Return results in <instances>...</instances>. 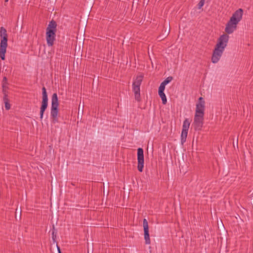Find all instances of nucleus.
I'll use <instances>...</instances> for the list:
<instances>
[{"label":"nucleus","mask_w":253,"mask_h":253,"mask_svg":"<svg viewBox=\"0 0 253 253\" xmlns=\"http://www.w3.org/2000/svg\"><path fill=\"white\" fill-rule=\"evenodd\" d=\"M8 0H4V2H8Z\"/></svg>","instance_id":"b1692460"},{"label":"nucleus","mask_w":253,"mask_h":253,"mask_svg":"<svg viewBox=\"0 0 253 253\" xmlns=\"http://www.w3.org/2000/svg\"><path fill=\"white\" fill-rule=\"evenodd\" d=\"M205 3V0H201L198 3V8H201Z\"/></svg>","instance_id":"aec40b11"},{"label":"nucleus","mask_w":253,"mask_h":253,"mask_svg":"<svg viewBox=\"0 0 253 253\" xmlns=\"http://www.w3.org/2000/svg\"><path fill=\"white\" fill-rule=\"evenodd\" d=\"M42 103L40 108V119L42 120L43 113L48 105V97L45 87L42 88Z\"/></svg>","instance_id":"39448f33"},{"label":"nucleus","mask_w":253,"mask_h":253,"mask_svg":"<svg viewBox=\"0 0 253 253\" xmlns=\"http://www.w3.org/2000/svg\"><path fill=\"white\" fill-rule=\"evenodd\" d=\"M57 250H58V253H61L60 247H58V246H57Z\"/></svg>","instance_id":"5701e85b"},{"label":"nucleus","mask_w":253,"mask_h":253,"mask_svg":"<svg viewBox=\"0 0 253 253\" xmlns=\"http://www.w3.org/2000/svg\"><path fill=\"white\" fill-rule=\"evenodd\" d=\"M53 229L52 231V238L53 240L54 241V240H55V239L56 238V231H55L54 226L53 227Z\"/></svg>","instance_id":"a211bd4d"},{"label":"nucleus","mask_w":253,"mask_h":253,"mask_svg":"<svg viewBox=\"0 0 253 253\" xmlns=\"http://www.w3.org/2000/svg\"><path fill=\"white\" fill-rule=\"evenodd\" d=\"M158 94H159V95L160 96V97L161 98V99L162 101V103L164 105L166 104L167 103V97H166V96L164 92H160V93H158Z\"/></svg>","instance_id":"ddd939ff"},{"label":"nucleus","mask_w":253,"mask_h":253,"mask_svg":"<svg viewBox=\"0 0 253 253\" xmlns=\"http://www.w3.org/2000/svg\"><path fill=\"white\" fill-rule=\"evenodd\" d=\"M0 37H8L7 31L6 29L3 27H1L0 29Z\"/></svg>","instance_id":"4468645a"},{"label":"nucleus","mask_w":253,"mask_h":253,"mask_svg":"<svg viewBox=\"0 0 253 253\" xmlns=\"http://www.w3.org/2000/svg\"><path fill=\"white\" fill-rule=\"evenodd\" d=\"M137 169L139 171L142 172L144 167V152L141 148L137 149Z\"/></svg>","instance_id":"9d476101"},{"label":"nucleus","mask_w":253,"mask_h":253,"mask_svg":"<svg viewBox=\"0 0 253 253\" xmlns=\"http://www.w3.org/2000/svg\"><path fill=\"white\" fill-rule=\"evenodd\" d=\"M165 89V85H164V84H162L161 83L159 87L158 93L164 92Z\"/></svg>","instance_id":"f3484780"},{"label":"nucleus","mask_w":253,"mask_h":253,"mask_svg":"<svg viewBox=\"0 0 253 253\" xmlns=\"http://www.w3.org/2000/svg\"><path fill=\"white\" fill-rule=\"evenodd\" d=\"M7 41L8 37H1L0 43V57L2 60L5 59V53L6 51L7 46Z\"/></svg>","instance_id":"1a4fd4ad"},{"label":"nucleus","mask_w":253,"mask_h":253,"mask_svg":"<svg viewBox=\"0 0 253 253\" xmlns=\"http://www.w3.org/2000/svg\"><path fill=\"white\" fill-rule=\"evenodd\" d=\"M3 100L4 103L9 102L7 93L3 94Z\"/></svg>","instance_id":"6ab92c4d"},{"label":"nucleus","mask_w":253,"mask_h":253,"mask_svg":"<svg viewBox=\"0 0 253 253\" xmlns=\"http://www.w3.org/2000/svg\"><path fill=\"white\" fill-rule=\"evenodd\" d=\"M205 109V101L202 97L199 98L198 102L196 105L195 115L204 116Z\"/></svg>","instance_id":"6e6552de"},{"label":"nucleus","mask_w":253,"mask_h":253,"mask_svg":"<svg viewBox=\"0 0 253 253\" xmlns=\"http://www.w3.org/2000/svg\"><path fill=\"white\" fill-rule=\"evenodd\" d=\"M173 79V78L171 76H169L168 78H167L162 83V84H164V85H166L167 84H168L169 82H170Z\"/></svg>","instance_id":"2eb2a0df"},{"label":"nucleus","mask_w":253,"mask_h":253,"mask_svg":"<svg viewBox=\"0 0 253 253\" xmlns=\"http://www.w3.org/2000/svg\"><path fill=\"white\" fill-rule=\"evenodd\" d=\"M2 83H4L7 84V78H6V77H3V80H2Z\"/></svg>","instance_id":"4be33fe9"},{"label":"nucleus","mask_w":253,"mask_h":253,"mask_svg":"<svg viewBox=\"0 0 253 253\" xmlns=\"http://www.w3.org/2000/svg\"><path fill=\"white\" fill-rule=\"evenodd\" d=\"M163 34L162 35H160L157 37V39L159 41H162L165 39L169 34L170 32V27L169 25V28L167 29L166 28H164V29L162 31Z\"/></svg>","instance_id":"f8f14e48"},{"label":"nucleus","mask_w":253,"mask_h":253,"mask_svg":"<svg viewBox=\"0 0 253 253\" xmlns=\"http://www.w3.org/2000/svg\"><path fill=\"white\" fill-rule=\"evenodd\" d=\"M2 92L3 94L7 93V90L8 89L7 84L2 83Z\"/></svg>","instance_id":"dca6fc26"},{"label":"nucleus","mask_w":253,"mask_h":253,"mask_svg":"<svg viewBox=\"0 0 253 253\" xmlns=\"http://www.w3.org/2000/svg\"><path fill=\"white\" fill-rule=\"evenodd\" d=\"M57 24L54 20L51 21L47 28L46 32V40L48 46H52L55 41Z\"/></svg>","instance_id":"f03ea898"},{"label":"nucleus","mask_w":253,"mask_h":253,"mask_svg":"<svg viewBox=\"0 0 253 253\" xmlns=\"http://www.w3.org/2000/svg\"><path fill=\"white\" fill-rule=\"evenodd\" d=\"M5 108L6 110H8L10 108V104L9 102H4Z\"/></svg>","instance_id":"412c9836"},{"label":"nucleus","mask_w":253,"mask_h":253,"mask_svg":"<svg viewBox=\"0 0 253 253\" xmlns=\"http://www.w3.org/2000/svg\"><path fill=\"white\" fill-rule=\"evenodd\" d=\"M59 102L56 93L52 94L51 97V106L50 111V116L52 119V123L56 124L58 123V115L59 113Z\"/></svg>","instance_id":"7ed1b4c3"},{"label":"nucleus","mask_w":253,"mask_h":253,"mask_svg":"<svg viewBox=\"0 0 253 253\" xmlns=\"http://www.w3.org/2000/svg\"><path fill=\"white\" fill-rule=\"evenodd\" d=\"M243 15V9L239 8L233 13L230 20L227 23L225 28L226 34H223L219 37L213 50L211 58V62L213 63H217L220 59L228 42L229 39L228 34L233 33L236 30L237 25L241 20Z\"/></svg>","instance_id":"f257e3e1"},{"label":"nucleus","mask_w":253,"mask_h":253,"mask_svg":"<svg viewBox=\"0 0 253 253\" xmlns=\"http://www.w3.org/2000/svg\"><path fill=\"white\" fill-rule=\"evenodd\" d=\"M204 116L195 115L193 126L196 131L202 130L204 124Z\"/></svg>","instance_id":"0eeeda50"},{"label":"nucleus","mask_w":253,"mask_h":253,"mask_svg":"<svg viewBox=\"0 0 253 253\" xmlns=\"http://www.w3.org/2000/svg\"><path fill=\"white\" fill-rule=\"evenodd\" d=\"M143 76L142 75L137 76L132 83V90L134 93L135 100L140 102L141 100L140 93V86L142 82Z\"/></svg>","instance_id":"20e7f679"},{"label":"nucleus","mask_w":253,"mask_h":253,"mask_svg":"<svg viewBox=\"0 0 253 253\" xmlns=\"http://www.w3.org/2000/svg\"><path fill=\"white\" fill-rule=\"evenodd\" d=\"M143 226L144 228L145 243L147 245H149L151 243V241L149 233V226L147 220L145 218L143 221Z\"/></svg>","instance_id":"9b49d317"},{"label":"nucleus","mask_w":253,"mask_h":253,"mask_svg":"<svg viewBox=\"0 0 253 253\" xmlns=\"http://www.w3.org/2000/svg\"><path fill=\"white\" fill-rule=\"evenodd\" d=\"M190 125V121L189 119H185L182 125V131L181 133V143L183 144L186 141L188 131Z\"/></svg>","instance_id":"423d86ee"}]
</instances>
